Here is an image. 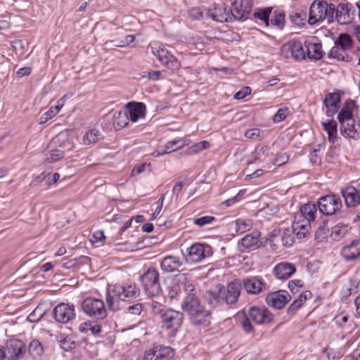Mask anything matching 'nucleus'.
Returning a JSON list of instances; mask_svg holds the SVG:
<instances>
[{"label":"nucleus","mask_w":360,"mask_h":360,"mask_svg":"<svg viewBox=\"0 0 360 360\" xmlns=\"http://www.w3.org/2000/svg\"><path fill=\"white\" fill-rule=\"evenodd\" d=\"M177 281L183 284L186 295L181 304V308L189 315L191 322L195 326H207L210 323L211 313L205 309L196 297L194 285L187 281L186 274H179Z\"/></svg>","instance_id":"f257e3e1"},{"label":"nucleus","mask_w":360,"mask_h":360,"mask_svg":"<svg viewBox=\"0 0 360 360\" xmlns=\"http://www.w3.org/2000/svg\"><path fill=\"white\" fill-rule=\"evenodd\" d=\"M241 289V282L236 279L226 286L219 284L216 286L215 290H206L203 297L212 307L223 304H233L237 302Z\"/></svg>","instance_id":"f03ea898"},{"label":"nucleus","mask_w":360,"mask_h":360,"mask_svg":"<svg viewBox=\"0 0 360 360\" xmlns=\"http://www.w3.org/2000/svg\"><path fill=\"white\" fill-rule=\"evenodd\" d=\"M139 288L135 283L124 285H115L108 288L106 302L110 309L117 311L120 309V302L126 298H135L139 295Z\"/></svg>","instance_id":"7ed1b4c3"},{"label":"nucleus","mask_w":360,"mask_h":360,"mask_svg":"<svg viewBox=\"0 0 360 360\" xmlns=\"http://www.w3.org/2000/svg\"><path fill=\"white\" fill-rule=\"evenodd\" d=\"M335 10V5L328 4L326 1H314L309 8V24L315 25L324 20L328 23L332 22L334 19Z\"/></svg>","instance_id":"20e7f679"},{"label":"nucleus","mask_w":360,"mask_h":360,"mask_svg":"<svg viewBox=\"0 0 360 360\" xmlns=\"http://www.w3.org/2000/svg\"><path fill=\"white\" fill-rule=\"evenodd\" d=\"M140 281L148 297H157L160 294L162 288L160 283V275L155 267L148 268L140 276Z\"/></svg>","instance_id":"39448f33"},{"label":"nucleus","mask_w":360,"mask_h":360,"mask_svg":"<svg viewBox=\"0 0 360 360\" xmlns=\"http://www.w3.org/2000/svg\"><path fill=\"white\" fill-rule=\"evenodd\" d=\"M81 308L86 316L96 320H103L107 317L105 305L101 299L88 297L82 302Z\"/></svg>","instance_id":"423d86ee"},{"label":"nucleus","mask_w":360,"mask_h":360,"mask_svg":"<svg viewBox=\"0 0 360 360\" xmlns=\"http://www.w3.org/2000/svg\"><path fill=\"white\" fill-rule=\"evenodd\" d=\"M184 317L181 311L168 309L162 314V327L174 336L183 323Z\"/></svg>","instance_id":"0eeeda50"},{"label":"nucleus","mask_w":360,"mask_h":360,"mask_svg":"<svg viewBox=\"0 0 360 360\" xmlns=\"http://www.w3.org/2000/svg\"><path fill=\"white\" fill-rule=\"evenodd\" d=\"M318 205L320 212L325 215H332L342 207V200L339 196L327 195L319 198Z\"/></svg>","instance_id":"6e6552de"},{"label":"nucleus","mask_w":360,"mask_h":360,"mask_svg":"<svg viewBox=\"0 0 360 360\" xmlns=\"http://www.w3.org/2000/svg\"><path fill=\"white\" fill-rule=\"evenodd\" d=\"M262 245L261 233L258 231L247 234L238 243V248L242 252L255 250Z\"/></svg>","instance_id":"1a4fd4ad"},{"label":"nucleus","mask_w":360,"mask_h":360,"mask_svg":"<svg viewBox=\"0 0 360 360\" xmlns=\"http://www.w3.org/2000/svg\"><path fill=\"white\" fill-rule=\"evenodd\" d=\"M281 54L284 58L291 56L295 60L305 59L306 50L299 41H290L283 44L281 48Z\"/></svg>","instance_id":"9d476101"},{"label":"nucleus","mask_w":360,"mask_h":360,"mask_svg":"<svg viewBox=\"0 0 360 360\" xmlns=\"http://www.w3.org/2000/svg\"><path fill=\"white\" fill-rule=\"evenodd\" d=\"M205 15L220 22L233 20L231 8L224 3L216 4L212 8L207 9V11H205Z\"/></svg>","instance_id":"9b49d317"},{"label":"nucleus","mask_w":360,"mask_h":360,"mask_svg":"<svg viewBox=\"0 0 360 360\" xmlns=\"http://www.w3.org/2000/svg\"><path fill=\"white\" fill-rule=\"evenodd\" d=\"M54 319L57 322L67 323L75 316V308L73 304L60 303L53 309Z\"/></svg>","instance_id":"f8f14e48"},{"label":"nucleus","mask_w":360,"mask_h":360,"mask_svg":"<svg viewBox=\"0 0 360 360\" xmlns=\"http://www.w3.org/2000/svg\"><path fill=\"white\" fill-rule=\"evenodd\" d=\"M26 352L23 342L18 340H11L6 342V349H4L5 359L8 360H17L22 358Z\"/></svg>","instance_id":"ddd939ff"},{"label":"nucleus","mask_w":360,"mask_h":360,"mask_svg":"<svg viewBox=\"0 0 360 360\" xmlns=\"http://www.w3.org/2000/svg\"><path fill=\"white\" fill-rule=\"evenodd\" d=\"M253 5L252 0H235L232 4L233 20H243L248 18Z\"/></svg>","instance_id":"4468645a"},{"label":"nucleus","mask_w":360,"mask_h":360,"mask_svg":"<svg viewBox=\"0 0 360 360\" xmlns=\"http://www.w3.org/2000/svg\"><path fill=\"white\" fill-rule=\"evenodd\" d=\"M290 300L291 296L286 290L272 292L266 297V304L278 309L283 308Z\"/></svg>","instance_id":"2eb2a0df"},{"label":"nucleus","mask_w":360,"mask_h":360,"mask_svg":"<svg viewBox=\"0 0 360 360\" xmlns=\"http://www.w3.org/2000/svg\"><path fill=\"white\" fill-rule=\"evenodd\" d=\"M247 314L257 324H266L273 321V314L265 307H251Z\"/></svg>","instance_id":"dca6fc26"},{"label":"nucleus","mask_w":360,"mask_h":360,"mask_svg":"<svg viewBox=\"0 0 360 360\" xmlns=\"http://www.w3.org/2000/svg\"><path fill=\"white\" fill-rule=\"evenodd\" d=\"M210 249V247L209 245L205 246L200 243H195L187 249L186 261L191 264L200 262L205 259Z\"/></svg>","instance_id":"f3484780"},{"label":"nucleus","mask_w":360,"mask_h":360,"mask_svg":"<svg viewBox=\"0 0 360 360\" xmlns=\"http://www.w3.org/2000/svg\"><path fill=\"white\" fill-rule=\"evenodd\" d=\"M341 96L339 91L329 92L326 94L323 105L326 108V115L333 117L340 108Z\"/></svg>","instance_id":"a211bd4d"},{"label":"nucleus","mask_w":360,"mask_h":360,"mask_svg":"<svg viewBox=\"0 0 360 360\" xmlns=\"http://www.w3.org/2000/svg\"><path fill=\"white\" fill-rule=\"evenodd\" d=\"M248 294L257 295L267 289V285L257 276L245 278L241 283Z\"/></svg>","instance_id":"6ab92c4d"},{"label":"nucleus","mask_w":360,"mask_h":360,"mask_svg":"<svg viewBox=\"0 0 360 360\" xmlns=\"http://www.w3.org/2000/svg\"><path fill=\"white\" fill-rule=\"evenodd\" d=\"M52 144L55 145L58 148L63 150V153L73 149L74 144L72 138L70 137L68 132H60L51 140Z\"/></svg>","instance_id":"aec40b11"},{"label":"nucleus","mask_w":360,"mask_h":360,"mask_svg":"<svg viewBox=\"0 0 360 360\" xmlns=\"http://www.w3.org/2000/svg\"><path fill=\"white\" fill-rule=\"evenodd\" d=\"M295 272L294 264L288 262L278 264L273 270L274 275L278 279L285 280L290 278Z\"/></svg>","instance_id":"412c9836"},{"label":"nucleus","mask_w":360,"mask_h":360,"mask_svg":"<svg viewBox=\"0 0 360 360\" xmlns=\"http://www.w3.org/2000/svg\"><path fill=\"white\" fill-rule=\"evenodd\" d=\"M341 255L346 261H352L360 256V240H354L350 244L344 246Z\"/></svg>","instance_id":"4be33fe9"},{"label":"nucleus","mask_w":360,"mask_h":360,"mask_svg":"<svg viewBox=\"0 0 360 360\" xmlns=\"http://www.w3.org/2000/svg\"><path fill=\"white\" fill-rule=\"evenodd\" d=\"M129 119L135 122L146 115V105L143 103L130 102L126 105Z\"/></svg>","instance_id":"5701e85b"},{"label":"nucleus","mask_w":360,"mask_h":360,"mask_svg":"<svg viewBox=\"0 0 360 360\" xmlns=\"http://www.w3.org/2000/svg\"><path fill=\"white\" fill-rule=\"evenodd\" d=\"M351 4L341 3L335 7V18L341 25H347L352 22V18L350 14Z\"/></svg>","instance_id":"b1692460"},{"label":"nucleus","mask_w":360,"mask_h":360,"mask_svg":"<svg viewBox=\"0 0 360 360\" xmlns=\"http://www.w3.org/2000/svg\"><path fill=\"white\" fill-rule=\"evenodd\" d=\"M342 195L348 207H354L360 204V193L357 187H347L342 191Z\"/></svg>","instance_id":"393cba45"},{"label":"nucleus","mask_w":360,"mask_h":360,"mask_svg":"<svg viewBox=\"0 0 360 360\" xmlns=\"http://www.w3.org/2000/svg\"><path fill=\"white\" fill-rule=\"evenodd\" d=\"M304 48L306 49V57L309 59L319 60L323 58V52L321 43L306 41L304 42Z\"/></svg>","instance_id":"a878e982"},{"label":"nucleus","mask_w":360,"mask_h":360,"mask_svg":"<svg viewBox=\"0 0 360 360\" xmlns=\"http://www.w3.org/2000/svg\"><path fill=\"white\" fill-rule=\"evenodd\" d=\"M181 265L182 262L180 258L173 255L165 257L160 262L162 270L167 273H171L178 270Z\"/></svg>","instance_id":"bb28decb"},{"label":"nucleus","mask_w":360,"mask_h":360,"mask_svg":"<svg viewBox=\"0 0 360 360\" xmlns=\"http://www.w3.org/2000/svg\"><path fill=\"white\" fill-rule=\"evenodd\" d=\"M340 131L342 136L347 139H351L354 141L359 139L360 135L355 126V120L342 123L340 127Z\"/></svg>","instance_id":"cd10ccee"},{"label":"nucleus","mask_w":360,"mask_h":360,"mask_svg":"<svg viewBox=\"0 0 360 360\" xmlns=\"http://www.w3.org/2000/svg\"><path fill=\"white\" fill-rule=\"evenodd\" d=\"M63 150L58 148L51 141L46 149L44 150L45 161L48 163L54 162L63 158Z\"/></svg>","instance_id":"c85d7f7f"},{"label":"nucleus","mask_w":360,"mask_h":360,"mask_svg":"<svg viewBox=\"0 0 360 360\" xmlns=\"http://www.w3.org/2000/svg\"><path fill=\"white\" fill-rule=\"evenodd\" d=\"M345 104L346 106L342 108L338 114V120L340 124L347 122L349 120L352 121L354 120L352 114V108L355 105L354 102L353 101H348Z\"/></svg>","instance_id":"c756f323"},{"label":"nucleus","mask_w":360,"mask_h":360,"mask_svg":"<svg viewBox=\"0 0 360 360\" xmlns=\"http://www.w3.org/2000/svg\"><path fill=\"white\" fill-rule=\"evenodd\" d=\"M316 205L312 203H307L303 205L300 207V217L303 218L301 219L304 221H308L310 223L315 219V214L316 213Z\"/></svg>","instance_id":"7c9ffc66"},{"label":"nucleus","mask_w":360,"mask_h":360,"mask_svg":"<svg viewBox=\"0 0 360 360\" xmlns=\"http://www.w3.org/2000/svg\"><path fill=\"white\" fill-rule=\"evenodd\" d=\"M327 57L330 59L333 58L338 61H345L350 62L352 61V56L345 51L343 49H340L335 44L333 47L331 48L330 51L327 54Z\"/></svg>","instance_id":"2f4dec72"},{"label":"nucleus","mask_w":360,"mask_h":360,"mask_svg":"<svg viewBox=\"0 0 360 360\" xmlns=\"http://www.w3.org/2000/svg\"><path fill=\"white\" fill-rule=\"evenodd\" d=\"M310 227V223L308 221L298 219L294 221L292 229L295 236L300 239L306 237L307 234L309 232Z\"/></svg>","instance_id":"473e14b6"},{"label":"nucleus","mask_w":360,"mask_h":360,"mask_svg":"<svg viewBox=\"0 0 360 360\" xmlns=\"http://www.w3.org/2000/svg\"><path fill=\"white\" fill-rule=\"evenodd\" d=\"M285 24V13L282 11H275L269 16V25L278 30H282Z\"/></svg>","instance_id":"72a5a7b5"},{"label":"nucleus","mask_w":360,"mask_h":360,"mask_svg":"<svg viewBox=\"0 0 360 360\" xmlns=\"http://www.w3.org/2000/svg\"><path fill=\"white\" fill-rule=\"evenodd\" d=\"M352 44L353 40L351 36L347 33L340 34L335 41V44L347 53L352 49Z\"/></svg>","instance_id":"f704fd0d"},{"label":"nucleus","mask_w":360,"mask_h":360,"mask_svg":"<svg viewBox=\"0 0 360 360\" xmlns=\"http://www.w3.org/2000/svg\"><path fill=\"white\" fill-rule=\"evenodd\" d=\"M79 330L82 333L91 332L92 335H97L101 331V326L98 322L86 321L79 325Z\"/></svg>","instance_id":"c9c22d12"},{"label":"nucleus","mask_w":360,"mask_h":360,"mask_svg":"<svg viewBox=\"0 0 360 360\" xmlns=\"http://www.w3.org/2000/svg\"><path fill=\"white\" fill-rule=\"evenodd\" d=\"M127 114L116 111L113 114L112 125L116 130H120L127 125Z\"/></svg>","instance_id":"e433bc0d"},{"label":"nucleus","mask_w":360,"mask_h":360,"mask_svg":"<svg viewBox=\"0 0 360 360\" xmlns=\"http://www.w3.org/2000/svg\"><path fill=\"white\" fill-rule=\"evenodd\" d=\"M349 231V226L345 224H337L332 228L330 237L334 240H340Z\"/></svg>","instance_id":"4c0bfd02"},{"label":"nucleus","mask_w":360,"mask_h":360,"mask_svg":"<svg viewBox=\"0 0 360 360\" xmlns=\"http://www.w3.org/2000/svg\"><path fill=\"white\" fill-rule=\"evenodd\" d=\"M156 353V359L158 360H162L165 358H171L174 356V351L170 347H165L162 345H158L154 347Z\"/></svg>","instance_id":"58836bf2"},{"label":"nucleus","mask_w":360,"mask_h":360,"mask_svg":"<svg viewBox=\"0 0 360 360\" xmlns=\"http://www.w3.org/2000/svg\"><path fill=\"white\" fill-rule=\"evenodd\" d=\"M252 227V223L250 219H238L235 221V229L238 234H242L248 231Z\"/></svg>","instance_id":"ea45409f"},{"label":"nucleus","mask_w":360,"mask_h":360,"mask_svg":"<svg viewBox=\"0 0 360 360\" xmlns=\"http://www.w3.org/2000/svg\"><path fill=\"white\" fill-rule=\"evenodd\" d=\"M240 317H241L240 319V325L243 330L247 333H253L254 327L250 321L251 319L245 310H243L241 314H238V318Z\"/></svg>","instance_id":"a19ab883"},{"label":"nucleus","mask_w":360,"mask_h":360,"mask_svg":"<svg viewBox=\"0 0 360 360\" xmlns=\"http://www.w3.org/2000/svg\"><path fill=\"white\" fill-rule=\"evenodd\" d=\"M135 39V37L134 35H127L124 37V39L121 40H111V41H107L105 44V45L107 47L110 46H116V47H125L130 44H131Z\"/></svg>","instance_id":"79ce46f5"},{"label":"nucleus","mask_w":360,"mask_h":360,"mask_svg":"<svg viewBox=\"0 0 360 360\" xmlns=\"http://www.w3.org/2000/svg\"><path fill=\"white\" fill-rule=\"evenodd\" d=\"M28 352L34 358L39 357L43 354V346L39 341L34 340L29 345Z\"/></svg>","instance_id":"37998d69"},{"label":"nucleus","mask_w":360,"mask_h":360,"mask_svg":"<svg viewBox=\"0 0 360 360\" xmlns=\"http://www.w3.org/2000/svg\"><path fill=\"white\" fill-rule=\"evenodd\" d=\"M271 13V8L267 7L255 12L253 16L255 19L262 20L266 26H269V16Z\"/></svg>","instance_id":"c03bdc74"},{"label":"nucleus","mask_w":360,"mask_h":360,"mask_svg":"<svg viewBox=\"0 0 360 360\" xmlns=\"http://www.w3.org/2000/svg\"><path fill=\"white\" fill-rule=\"evenodd\" d=\"M45 314L46 310L38 306L28 315L27 320L31 323H36L40 321Z\"/></svg>","instance_id":"a18cd8bd"},{"label":"nucleus","mask_w":360,"mask_h":360,"mask_svg":"<svg viewBox=\"0 0 360 360\" xmlns=\"http://www.w3.org/2000/svg\"><path fill=\"white\" fill-rule=\"evenodd\" d=\"M188 143H186V141L184 139H176L173 140L172 141H168L165 145V150L167 151H169V153L174 151H176L178 149L181 148L182 147L185 146Z\"/></svg>","instance_id":"49530a36"},{"label":"nucleus","mask_w":360,"mask_h":360,"mask_svg":"<svg viewBox=\"0 0 360 360\" xmlns=\"http://www.w3.org/2000/svg\"><path fill=\"white\" fill-rule=\"evenodd\" d=\"M168 69L178 70L181 63L176 57L172 55L170 53L167 54V58L162 62Z\"/></svg>","instance_id":"de8ad7c7"},{"label":"nucleus","mask_w":360,"mask_h":360,"mask_svg":"<svg viewBox=\"0 0 360 360\" xmlns=\"http://www.w3.org/2000/svg\"><path fill=\"white\" fill-rule=\"evenodd\" d=\"M99 136L98 130L90 129L84 136L83 142L85 145L94 143L99 139Z\"/></svg>","instance_id":"09e8293b"},{"label":"nucleus","mask_w":360,"mask_h":360,"mask_svg":"<svg viewBox=\"0 0 360 360\" xmlns=\"http://www.w3.org/2000/svg\"><path fill=\"white\" fill-rule=\"evenodd\" d=\"M205 11H207V8H193L189 10L188 15L192 20H201L207 18L208 16L205 15Z\"/></svg>","instance_id":"8fccbe9b"},{"label":"nucleus","mask_w":360,"mask_h":360,"mask_svg":"<svg viewBox=\"0 0 360 360\" xmlns=\"http://www.w3.org/2000/svg\"><path fill=\"white\" fill-rule=\"evenodd\" d=\"M295 233L293 232L292 229L289 230L286 229L283 231L281 240L283 243V245L286 247L291 246L295 240Z\"/></svg>","instance_id":"3c124183"},{"label":"nucleus","mask_w":360,"mask_h":360,"mask_svg":"<svg viewBox=\"0 0 360 360\" xmlns=\"http://www.w3.org/2000/svg\"><path fill=\"white\" fill-rule=\"evenodd\" d=\"M152 52L161 63L165 60L167 54L170 53L162 46H159L157 48L152 47Z\"/></svg>","instance_id":"603ef678"},{"label":"nucleus","mask_w":360,"mask_h":360,"mask_svg":"<svg viewBox=\"0 0 360 360\" xmlns=\"http://www.w3.org/2000/svg\"><path fill=\"white\" fill-rule=\"evenodd\" d=\"M244 135L247 139L257 140L263 137L264 131L260 129L253 128L248 129Z\"/></svg>","instance_id":"864d4df0"},{"label":"nucleus","mask_w":360,"mask_h":360,"mask_svg":"<svg viewBox=\"0 0 360 360\" xmlns=\"http://www.w3.org/2000/svg\"><path fill=\"white\" fill-rule=\"evenodd\" d=\"M290 20L292 23L297 25L299 27L304 25V18L302 17V14L299 12H292L290 16Z\"/></svg>","instance_id":"5fc2aeb1"},{"label":"nucleus","mask_w":360,"mask_h":360,"mask_svg":"<svg viewBox=\"0 0 360 360\" xmlns=\"http://www.w3.org/2000/svg\"><path fill=\"white\" fill-rule=\"evenodd\" d=\"M179 275L176 276L175 281H176L172 287L169 292V296L171 299L176 298L179 296V294L181 292V288L183 289V284L179 283L177 281V278Z\"/></svg>","instance_id":"6e6d98bb"},{"label":"nucleus","mask_w":360,"mask_h":360,"mask_svg":"<svg viewBox=\"0 0 360 360\" xmlns=\"http://www.w3.org/2000/svg\"><path fill=\"white\" fill-rule=\"evenodd\" d=\"M215 220H216V219L214 217L207 215V216H204V217H201L195 219L193 220V223H194V224H195L200 227H202L205 225L212 224Z\"/></svg>","instance_id":"4d7b16f0"},{"label":"nucleus","mask_w":360,"mask_h":360,"mask_svg":"<svg viewBox=\"0 0 360 360\" xmlns=\"http://www.w3.org/2000/svg\"><path fill=\"white\" fill-rule=\"evenodd\" d=\"M312 297V293L309 290H306L302 292L299 297L295 300L292 302H294L296 305L300 308L303 305V304L307 300Z\"/></svg>","instance_id":"13d9d810"},{"label":"nucleus","mask_w":360,"mask_h":360,"mask_svg":"<svg viewBox=\"0 0 360 360\" xmlns=\"http://www.w3.org/2000/svg\"><path fill=\"white\" fill-rule=\"evenodd\" d=\"M268 150V147L264 146L262 147H256L255 151L252 153L253 162L261 160L262 158L266 157V153Z\"/></svg>","instance_id":"bf43d9fd"},{"label":"nucleus","mask_w":360,"mask_h":360,"mask_svg":"<svg viewBox=\"0 0 360 360\" xmlns=\"http://www.w3.org/2000/svg\"><path fill=\"white\" fill-rule=\"evenodd\" d=\"M303 286V281L300 279H295L288 282V288L292 294L298 292Z\"/></svg>","instance_id":"052dcab7"},{"label":"nucleus","mask_w":360,"mask_h":360,"mask_svg":"<svg viewBox=\"0 0 360 360\" xmlns=\"http://www.w3.org/2000/svg\"><path fill=\"white\" fill-rule=\"evenodd\" d=\"M328 231L329 230L326 226V222L323 221L320 224L316 231V239H323L326 238Z\"/></svg>","instance_id":"680f3d73"},{"label":"nucleus","mask_w":360,"mask_h":360,"mask_svg":"<svg viewBox=\"0 0 360 360\" xmlns=\"http://www.w3.org/2000/svg\"><path fill=\"white\" fill-rule=\"evenodd\" d=\"M288 114L289 110L288 108H280L274 115L273 121L277 123L281 122L286 118Z\"/></svg>","instance_id":"e2e57ef3"},{"label":"nucleus","mask_w":360,"mask_h":360,"mask_svg":"<svg viewBox=\"0 0 360 360\" xmlns=\"http://www.w3.org/2000/svg\"><path fill=\"white\" fill-rule=\"evenodd\" d=\"M289 160V156L285 153H278L272 162L273 165L281 166L286 163Z\"/></svg>","instance_id":"0e129e2a"},{"label":"nucleus","mask_w":360,"mask_h":360,"mask_svg":"<svg viewBox=\"0 0 360 360\" xmlns=\"http://www.w3.org/2000/svg\"><path fill=\"white\" fill-rule=\"evenodd\" d=\"M322 125L328 134L333 131V130H336L338 129L337 122L333 120L328 122H323Z\"/></svg>","instance_id":"69168bd1"},{"label":"nucleus","mask_w":360,"mask_h":360,"mask_svg":"<svg viewBox=\"0 0 360 360\" xmlns=\"http://www.w3.org/2000/svg\"><path fill=\"white\" fill-rule=\"evenodd\" d=\"M127 310L129 313L133 315H140L143 311V306L140 303H136L128 307Z\"/></svg>","instance_id":"338daca9"},{"label":"nucleus","mask_w":360,"mask_h":360,"mask_svg":"<svg viewBox=\"0 0 360 360\" xmlns=\"http://www.w3.org/2000/svg\"><path fill=\"white\" fill-rule=\"evenodd\" d=\"M150 306L154 314H161L163 311V305L158 302L152 300L150 303Z\"/></svg>","instance_id":"774afa93"}]
</instances>
